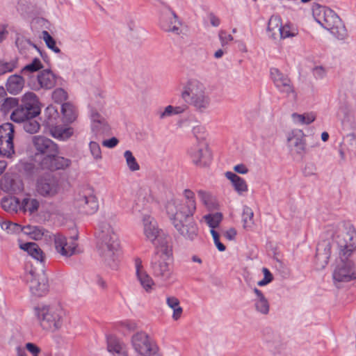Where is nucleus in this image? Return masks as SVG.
Listing matches in <instances>:
<instances>
[{
    "label": "nucleus",
    "mask_w": 356,
    "mask_h": 356,
    "mask_svg": "<svg viewBox=\"0 0 356 356\" xmlns=\"http://www.w3.org/2000/svg\"><path fill=\"white\" fill-rule=\"evenodd\" d=\"M97 251L104 262L115 268L120 256L118 227L113 220H104L99 225Z\"/></svg>",
    "instance_id": "nucleus-1"
},
{
    "label": "nucleus",
    "mask_w": 356,
    "mask_h": 356,
    "mask_svg": "<svg viewBox=\"0 0 356 356\" xmlns=\"http://www.w3.org/2000/svg\"><path fill=\"white\" fill-rule=\"evenodd\" d=\"M33 314L40 327L49 333L60 331L67 318V310L59 303L38 305L34 307Z\"/></svg>",
    "instance_id": "nucleus-2"
},
{
    "label": "nucleus",
    "mask_w": 356,
    "mask_h": 356,
    "mask_svg": "<svg viewBox=\"0 0 356 356\" xmlns=\"http://www.w3.org/2000/svg\"><path fill=\"white\" fill-rule=\"evenodd\" d=\"M315 21L325 29L330 31L339 40H344L348 32L339 16L327 6L314 3L312 8Z\"/></svg>",
    "instance_id": "nucleus-3"
},
{
    "label": "nucleus",
    "mask_w": 356,
    "mask_h": 356,
    "mask_svg": "<svg viewBox=\"0 0 356 356\" xmlns=\"http://www.w3.org/2000/svg\"><path fill=\"white\" fill-rule=\"evenodd\" d=\"M181 97L186 104L182 109L179 107V113L185 111L188 104L193 106L197 111L204 112L209 108L211 99L206 86L197 79H191L186 82L182 88Z\"/></svg>",
    "instance_id": "nucleus-4"
},
{
    "label": "nucleus",
    "mask_w": 356,
    "mask_h": 356,
    "mask_svg": "<svg viewBox=\"0 0 356 356\" xmlns=\"http://www.w3.org/2000/svg\"><path fill=\"white\" fill-rule=\"evenodd\" d=\"M172 244L165 245L161 241L156 245V253L152 260V268L154 276L161 281L166 282L172 274Z\"/></svg>",
    "instance_id": "nucleus-5"
},
{
    "label": "nucleus",
    "mask_w": 356,
    "mask_h": 356,
    "mask_svg": "<svg viewBox=\"0 0 356 356\" xmlns=\"http://www.w3.org/2000/svg\"><path fill=\"white\" fill-rule=\"evenodd\" d=\"M54 248L56 252L64 258H70L73 255L82 252L79 248L77 236H67L60 233L51 234Z\"/></svg>",
    "instance_id": "nucleus-6"
},
{
    "label": "nucleus",
    "mask_w": 356,
    "mask_h": 356,
    "mask_svg": "<svg viewBox=\"0 0 356 356\" xmlns=\"http://www.w3.org/2000/svg\"><path fill=\"white\" fill-rule=\"evenodd\" d=\"M143 233L145 240L150 242L155 246L163 241L164 244H172L170 238L168 236H161L162 230L159 228L156 219L149 215H145L142 219Z\"/></svg>",
    "instance_id": "nucleus-7"
},
{
    "label": "nucleus",
    "mask_w": 356,
    "mask_h": 356,
    "mask_svg": "<svg viewBox=\"0 0 356 356\" xmlns=\"http://www.w3.org/2000/svg\"><path fill=\"white\" fill-rule=\"evenodd\" d=\"M192 163L199 168H207L213 160V154L205 140L197 142L190 147L188 151Z\"/></svg>",
    "instance_id": "nucleus-8"
},
{
    "label": "nucleus",
    "mask_w": 356,
    "mask_h": 356,
    "mask_svg": "<svg viewBox=\"0 0 356 356\" xmlns=\"http://www.w3.org/2000/svg\"><path fill=\"white\" fill-rule=\"evenodd\" d=\"M91 139L100 140L111 134V126L103 113L88 114Z\"/></svg>",
    "instance_id": "nucleus-9"
},
{
    "label": "nucleus",
    "mask_w": 356,
    "mask_h": 356,
    "mask_svg": "<svg viewBox=\"0 0 356 356\" xmlns=\"http://www.w3.org/2000/svg\"><path fill=\"white\" fill-rule=\"evenodd\" d=\"M74 203L76 206L86 214H93L99 209L98 199L92 189L87 188L77 194Z\"/></svg>",
    "instance_id": "nucleus-10"
},
{
    "label": "nucleus",
    "mask_w": 356,
    "mask_h": 356,
    "mask_svg": "<svg viewBox=\"0 0 356 356\" xmlns=\"http://www.w3.org/2000/svg\"><path fill=\"white\" fill-rule=\"evenodd\" d=\"M13 137V124L6 122L0 126V155L9 158L15 154Z\"/></svg>",
    "instance_id": "nucleus-11"
},
{
    "label": "nucleus",
    "mask_w": 356,
    "mask_h": 356,
    "mask_svg": "<svg viewBox=\"0 0 356 356\" xmlns=\"http://www.w3.org/2000/svg\"><path fill=\"white\" fill-rule=\"evenodd\" d=\"M270 74L275 86L280 92L293 100L297 99V93L291 84V80L286 75H284L277 68L275 67L270 69Z\"/></svg>",
    "instance_id": "nucleus-12"
},
{
    "label": "nucleus",
    "mask_w": 356,
    "mask_h": 356,
    "mask_svg": "<svg viewBox=\"0 0 356 356\" xmlns=\"http://www.w3.org/2000/svg\"><path fill=\"white\" fill-rule=\"evenodd\" d=\"M131 343L134 351L140 356H150L154 352V342L145 332L140 331L133 334Z\"/></svg>",
    "instance_id": "nucleus-13"
},
{
    "label": "nucleus",
    "mask_w": 356,
    "mask_h": 356,
    "mask_svg": "<svg viewBox=\"0 0 356 356\" xmlns=\"http://www.w3.org/2000/svg\"><path fill=\"white\" fill-rule=\"evenodd\" d=\"M340 250V253L345 257H348L356 248V231L349 227L346 231L337 235L335 238Z\"/></svg>",
    "instance_id": "nucleus-14"
},
{
    "label": "nucleus",
    "mask_w": 356,
    "mask_h": 356,
    "mask_svg": "<svg viewBox=\"0 0 356 356\" xmlns=\"http://www.w3.org/2000/svg\"><path fill=\"white\" fill-rule=\"evenodd\" d=\"M36 191L42 197H53L60 193V186L54 177L48 175L37 180Z\"/></svg>",
    "instance_id": "nucleus-15"
},
{
    "label": "nucleus",
    "mask_w": 356,
    "mask_h": 356,
    "mask_svg": "<svg viewBox=\"0 0 356 356\" xmlns=\"http://www.w3.org/2000/svg\"><path fill=\"white\" fill-rule=\"evenodd\" d=\"M26 280L31 292L34 296H42L48 291L47 280L44 275H38L30 271L26 275Z\"/></svg>",
    "instance_id": "nucleus-16"
},
{
    "label": "nucleus",
    "mask_w": 356,
    "mask_h": 356,
    "mask_svg": "<svg viewBox=\"0 0 356 356\" xmlns=\"http://www.w3.org/2000/svg\"><path fill=\"white\" fill-rule=\"evenodd\" d=\"M32 143L36 151L44 157L56 156L58 153L57 145L49 138L42 136H35L32 138Z\"/></svg>",
    "instance_id": "nucleus-17"
},
{
    "label": "nucleus",
    "mask_w": 356,
    "mask_h": 356,
    "mask_svg": "<svg viewBox=\"0 0 356 356\" xmlns=\"http://www.w3.org/2000/svg\"><path fill=\"white\" fill-rule=\"evenodd\" d=\"M196 209L195 196L193 191L185 189L179 203V218L193 216Z\"/></svg>",
    "instance_id": "nucleus-18"
},
{
    "label": "nucleus",
    "mask_w": 356,
    "mask_h": 356,
    "mask_svg": "<svg viewBox=\"0 0 356 356\" xmlns=\"http://www.w3.org/2000/svg\"><path fill=\"white\" fill-rule=\"evenodd\" d=\"M333 278L337 282H349L356 279V266L350 261L343 262L335 268Z\"/></svg>",
    "instance_id": "nucleus-19"
},
{
    "label": "nucleus",
    "mask_w": 356,
    "mask_h": 356,
    "mask_svg": "<svg viewBox=\"0 0 356 356\" xmlns=\"http://www.w3.org/2000/svg\"><path fill=\"white\" fill-rule=\"evenodd\" d=\"M159 26L164 31L172 33L177 32V15L175 12L172 11L170 7L165 6L163 8Z\"/></svg>",
    "instance_id": "nucleus-20"
},
{
    "label": "nucleus",
    "mask_w": 356,
    "mask_h": 356,
    "mask_svg": "<svg viewBox=\"0 0 356 356\" xmlns=\"http://www.w3.org/2000/svg\"><path fill=\"white\" fill-rule=\"evenodd\" d=\"M136 275L141 286L146 292H151L154 289V282L152 278L144 269L142 261L140 258L134 259Z\"/></svg>",
    "instance_id": "nucleus-21"
},
{
    "label": "nucleus",
    "mask_w": 356,
    "mask_h": 356,
    "mask_svg": "<svg viewBox=\"0 0 356 356\" xmlns=\"http://www.w3.org/2000/svg\"><path fill=\"white\" fill-rule=\"evenodd\" d=\"M22 233L34 241H48L51 238V233L39 225H27L23 226Z\"/></svg>",
    "instance_id": "nucleus-22"
},
{
    "label": "nucleus",
    "mask_w": 356,
    "mask_h": 356,
    "mask_svg": "<svg viewBox=\"0 0 356 356\" xmlns=\"http://www.w3.org/2000/svg\"><path fill=\"white\" fill-rule=\"evenodd\" d=\"M163 210L170 221L177 227V214L178 213V204L175 195L170 192L165 194L163 201Z\"/></svg>",
    "instance_id": "nucleus-23"
},
{
    "label": "nucleus",
    "mask_w": 356,
    "mask_h": 356,
    "mask_svg": "<svg viewBox=\"0 0 356 356\" xmlns=\"http://www.w3.org/2000/svg\"><path fill=\"white\" fill-rule=\"evenodd\" d=\"M56 76L51 70H44L38 74L37 83H35L31 87L35 90L42 88L49 90L56 86Z\"/></svg>",
    "instance_id": "nucleus-24"
},
{
    "label": "nucleus",
    "mask_w": 356,
    "mask_h": 356,
    "mask_svg": "<svg viewBox=\"0 0 356 356\" xmlns=\"http://www.w3.org/2000/svg\"><path fill=\"white\" fill-rule=\"evenodd\" d=\"M70 159L63 156H57L56 154L49 157H43L40 165L43 169L56 170L66 168L70 166Z\"/></svg>",
    "instance_id": "nucleus-25"
},
{
    "label": "nucleus",
    "mask_w": 356,
    "mask_h": 356,
    "mask_svg": "<svg viewBox=\"0 0 356 356\" xmlns=\"http://www.w3.org/2000/svg\"><path fill=\"white\" fill-rule=\"evenodd\" d=\"M254 298L252 299L253 307L255 312L261 315H267L270 312V303L263 292L254 288L253 289Z\"/></svg>",
    "instance_id": "nucleus-26"
},
{
    "label": "nucleus",
    "mask_w": 356,
    "mask_h": 356,
    "mask_svg": "<svg viewBox=\"0 0 356 356\" xmlns=\"http://www.w3.org/2000/svg\"><path fill=\"white\" fill-rule=\"evenodd\" d=\"M225 177L230 181L232 188L238 195L243 196L248 191L246 181L236 173L227 171L225 172Z\"/></svg>",
    "instance_id": "nucleus-27"
},
{
    "label": "nucleus",
    "mask_w": 356,
    "mask_h": 356,
    "mask_svg": "<svg viewBox=\"0 0 356 356\" xmlns=\"http://www.w3.org/2000/svg\"><path fill=\"white\" fill-rule=\"evenodd\" d=\"M21 105L28 108L29 111L37 116L40 115L41 108L36 95L32 92L24 93L21 97Z\"/></svg>",
    "instance_id": "nucleus-28"
},
{
    "label": "nucleus",
    "mask_w": 356,
    "mask_h": 356,
    "mask_svg": "<svg viewBox=\"0 0 356 356\" xmlns=\"http://www.w3.org/2000/svg\"><path fill=\"white\" fill-rule=\"evenodd\" d=\"M62 120L65 123H73L79 116V110L76 105L70 102L62 104L60 108Z\"/></svg>",
    "instance_id": "nucleus-29"
},
{
    "label": "nucleus",
    "mask_w": 356,
    "mask_h": 356,
    "mask_svg": "<svg viewBox=\"0 0 356 356\" xmlns=\"http://www.w3.org/2000/svg\"><path fill=\"white\" fill-rule=\"evenodd\" d=\"M182 218L185 219V223H183L181 227L179 228L180 234L190 240L195 239L197 236L198 229L193 220V216Z\"/></svg>",
    "instance_id": "nucleus-30"
},
{
    "label": "nucleus",
    "mask_w": 356,
    "mask_h": 356,
    "mask_svg": "<svg viewBox=\"0 0 356 356\" xmlns=\"http://www.w3.org/2000/svg\"><path fill=\"white\" fill-rule=\"evenodd\" d=\"M19 248L26 252L32 258L42 263L45 259V255L38 244L33 242L20 243Z\"/></svg>",
    "instance_id": "nucleus-31"
},
{
    "label": "nucleus",
    "mask_w": 356,
    "mask_h": 356,
    "mask_svg": "<svg viewBox=\"0 0 356 356\" xmlns=\"http://www.w3.org/2000/svg\"><path fill=\"white\" fill-rule=\"evenodd\" d=\"M7 91L12 95L19 93L24 86V79L19 74H13L9 76L6 84Z\"/></svg>",
    "instance_id": "nucleus-32"
},
{
    "label": "nucleus",
    "mask_w": 356,
    "mask_h": 356,
    "mask_svg": "<svg viewBox=\"0 0 356 356\" xmlns=\"http://www.w3.org/2000/svg\"><path fill=\"white\" fill-rule=\"evenodd\" d=\"M37 117L36 115L22 105L17 106V107L12 112L10 119L17 123L24 122L26 120L33 119Z\"/></svg>",
    "instance_id": "nucleus-33"
},
{
    "label": "nucleus",
    "mask_w": 356,
    "mask_h": 356,
    "mask_svg": "<svg viewBox=\"0 0 356 356\" xmlns=\"http://www.w3.org/2000/svg\"><path fill=\"white\" fill-rule=\"evenodd\" d=\"M293 123L298 126L309 125L314 122L316 118V113L313 111L303 113H293L291 115Z\"/></svg>",
    "instance_id": "nucleus-34"
},
{
    "label": "nucleus",
    "mask_w": 356,
    "mask_h": 356,
    "mask_svg": "<svg viewBox=\"0 0 356 356\" xmlns=\"http://www.w3.org/2000/svg\"><path fill=\"white\" fill-rule=\"evenodd\" d=\"M105 104L106 100L103 95H95L91 97L88 104V114L103 113Z\"/></svg>",
    "instance_id": "nucleus-35"
},
{
    "label": "nucleus",
    "mask_w": 356,
    "mask_h": 356,
    "mask_svg": "<svg viewBox=\"0 0 356 356\" xmlns=\"http://www.w3.org/2000/svg\"><path fill=\"white\" fill-rule=\"evenodd\" d=\"M282 25V20L279 16H271L268 21L267 26V33L268 37L273 39H276L280 35Z\"/></svg>",
    "instance_id": "nucleus-36"
},
{
    "label": "nucleus",
    "mask_w": 356,
    "mask_h": 356,
    "mask_svg": "<svg viewBox=\"0 0 356 356\" xmlns=\"http://www.w3.org/2000/svg\"><path fill=\"white\" fill-rule=\"evenodd\" d=\"M107 349L113 354H124L125 346L116 337L110 335L107 337Z\"/></svg>",
    "instance_id": "nucleus-37"
},
{
    "label": "nucleus",
    "mask_w": 356,
    "mask_h": 356,
    "mask_svg": "<svg viewBox=\"0 0 356 356\" xmlns=\"http://www.w3.org/2000/svg\"><path fill=\"white\" fill-rule=\"evenodd\" d=\"M52 137L60 140H66L74 134V129L71 127H54L50 129Z\"/></svg>",
    "instance_id": "nucleus-38"
},
{
    "label": "nucleus",
    "mask_w": 356,
    "mask_h": 356,
    "mask_svg": "<svg viewBox=\"0 0 356 356\" xmlns=\"http://www.w3.org/2000/svg\"><path fill=\"white\" fill-rule=\"evenodd\" d=\"M299 133L300 136L296 135L289 138V140L291 142V145L295 147V152L298 154L302 155L307 152V145L302 131H300Z\"/></svg>",
    "instance_id": "nucleus-39"
},
{
    "label": "nucleus",
    "mask_w": 356,
    "mask_h": 356,
    "mask_svg": "<svg viewBox=\"0 0 356 356\" xmlns=\"http://www.w3.org/2000/svg\"><path fill=\"white\" fill-rule=\"evenodd\" d=\"M222 214L217 212L204 215L202 217V222H205V224L209 227L211 233V230H217L222 222Z\"/></svg>",
    "instance_id": "nucleus-40"
},
{
    "label": "nucleus",
    "mask_w": 356,
    "mask_h": 356,
    "mask_svg": "<svg viewBox=\"0 0 356 356\" xmlns=\"http://www.w3.org/2000/svg\"><path fill=\"white\" fill-rule=\"evenodd\" d=\"M20 206L24 212L32 214L38 210L40 202L34 197H26L22 200Z\"/></svg>",
    "instance_id": "nucleus-41"
},
{
    "label": "nucleus",
    "mask_w": 356,
    "mask_h": 356,
    "mask_svg": "<svg viewBox=\"0 0 356 356\" xmlns=\"http://www.w3.org/2000/svg\"><path fill=\"white\" fill-rule=\"evenodd\" d=\"M348 154L356 156V136L353 134L346 135L341 143Z\"/></svg>",
    "instance_id": "nucleus-42"
},
{
    "label": "nucleus",
    "mask_w": 356,
    "mask_h": 356,
    "mask_svg": "<svg viewBox=\"0 0 356 356\" xmlns=\"http://www.w3.org/2000/svg\"><path fill=\"white\" fill-rule=\"evenodd\" d=\"M2 208L8 212H17L21 209L19 201L15 197H5L1 200Z\"/></svg>",
    "instance_id": "nucleus-43"
},
{
    "label": "nucleus",
    "mask_w": 356,
    "mask_h": 356,
    "mask_svg": "<svg viewBox=\"0 0 356 356\" xmlns=\"http://www.w3.org/2000/svg\"><path fill=\"white\" fill-rule=\"evenodd\" d=\"M98 140L91 139L88 143V149L90 154L95 161H99L102 159V149L99 145Z\"/></svg>",
    "instance_id": "nucleus-44"
},
{
    "label": "nucleus",
    "mask_w": 356,
    "mask_h": 356,
    "mask_svg": "<svg viewBox=\"0 0 356 356\" xmlns=\"http://www.w3.org/2000/svg\"><path fill=\"white\" fill-rule=\"evenodd\" d=\"M254 212L251 208L244 206L243 209L242 221L243 227L246 229H251L254 226Z\"/></svg>",
    "instance_id": "nucleus-45"
},
{
    "label": "nucleus",
    "mask_w": 356,
    "mask_h": 356,
    "mask_svg": "<svg viewBox=\"0 0 356 356\" xmlns=\"http://www.w3.org/2000/svg\"><path fill=\"white\" fill-rule=\"evenodd\" d=\"M126 165L131 172L138 171L140 168L139 163L130 150H126L123 153Z\"/></svg>",
    "instance_id": "nucleus-46"
},
{
    "label": "nucleus",
    "mask_w": 356,
    "mask_h": 356,
    "mask_svg": "<svg viewBox=\"0 0 356 356\" xmlns=\"http://www.w3.org/2000/svg\"><path fill=\"white\" fill-rule=\"evenodd\" d=\"M298 33V31L296 26L291 24H285L284 25H282L279 35L280 38L286 39L295 37Z\"/></svg>",
    "instance_id": "nucleus-47"
},
{
    "label": "nucleus",
    "mask_w": 356,
    "mask_h": 356,
    "mask_svg": "<svg viewBox=\"0 0 356 356\" xmlns=\"http://www.w3.org/2000/svg\"><path fill=\"white\" fill-rule=\"evenodd\" d=\"M0 226L3 230L6 231L8 234H17L22 232V226L10 221L0 222Z\"/></svg>",
    "instance_id": "nucleus-48"
},
{
    "label": "nucleus",
    "mask_w": 356,
    "mask_h": 356,
    "mask_svg": "<svg viewBox=\"0 0 356 356\" xmlns=\"http://www.w3.org/2000/svg\"><path fill=\"white\" fill-rule=\"evenodd\" d=\"M40 38L44 40L47 47L49 49H50L55 53L60 52V50L56 46L55 40L51 36V35L47 31H42Z\"/></svg>",
    "instance_id": "nucleus-49"
},
{
    "label": "nucleus",
    "mask_w": 356,
    "mask_h": 356,
    "mask_svg": "<svg viewBox=\"0 0 356 356\" xmlns=\"http://www.w3.org/2000/svg\"><path fill=\"white\" fill-rule=\"evenodd\" d=\"M44 115L47 118L48 123H53L58 118V112L57 108L53 106H48L44 110Z\"/></svg>",
    "instance_id": "nucleus-50"
},
{
    "label": "nucleus",
    "mask_w": 356,
    "mask_h": 356,
    "mask_svg": "<svg viewBox=\"0 0 356 356\" xmlns=\"http://www.w3.org/2000/svg\"><path fill=\"white\" fill-rule=\"evenodd\" d=\"M24 129L26 132L29 134L37 133L40 128V125L38 122L35 120H29L24 122Z\"/></svg>",
    "instance_id": "nucleus-51"
},
{
    "label": "nucleus",
    "mask_w": 356,
    "mask_h": 356,
    "mask_svg": "<svg viewBox=\"0 0 356 356\" xmlns=\"http://www.w3.org/2000/svg\"><path fill=\"white\" fill-rule=\"evenodd\" d=\"M42 67H43V66H42V64L41 61L40 60V59L35 58L33 60V61L31 63L26 65L22 69V73L26 74L27 72H36Z\"/></svg>",
    "instance_id": "nucleus-52"
},
{
    "label": "nucleus",
    "mask_w": 356,
    "mask_h": 356,
    "mask_svg": "<svg viewBox=\"0 0 356 356\" xmlns=\"http://www.w3.org/2000/svg\"><path fill=\"white\" fill-rule=\"evenodd\" d=\"M52 99L56 103H61L67 99V92L63 88H56L52 92Z\"/></svg>",
    "instance_id": "nucleus-53"
},
{
    "label": "nucleus",
    "mask_w": 356,
    "mask_h": 356,
    "mask_svg": "<svg viewBox=\"0 0 356 356\" xmlns=\"http://www.w3.org/2000/svg\"><path fill=\"white\" fill-rule=\"evenodd\" d=\"M17 67V62L11 60L10 62H4L0 60V75L13 71Z\"/></svg>",
    "instance_id": "nucleus-54"
},
{
    "label": "nucleus",
    "mask_w": 356,
    "mask_h": 356,
    "mask_svg": "<svg viewBox=\"0 0 356 356\" xmlns=\"http://www.w3.org/2000/svg\"><path fill=\"white\" fill-rule=\"evenodd\" d=\"M178 113V109L177 107L172 106H167L163 111L159 112V118L161 119H165L166 118L171 117Z\"/></svg>",
    "instance_id": "nucleus-55"
},
{
    "label": "nucleus",
    "mask_w": 356,
    "mask_h": 356,
    "mask_svg": "<svg viewBox=\"0 0 356 356\" xmlns=\"http://www.w3.org/2000/svg\"><path fill=\"white\" fill-rule=\"evenodd\" d=\"M166 302L168 307L173 309V318L175 320L178 319V300L175 297H168Z\"/></svg>",
    "instance_id": "nucleus-56"
},
{
    "label": "nucleus",
    "mask_w": 356,
    "mask_h": 356,
    "mask_svg": "<svg viewBox=\"0 0 356 356\" xmlns=\"http://www.w3.org/2000/svg\"><path fill=\"white\" fill-rule=\"evenodd\" d=\"M218 38L222 47L227 45L229 42L232 41L234 39L233 36L231 34L227 33L224 30L219 31Z\"/></svg>",
    "instance_id": "nucleus-57"
},
{
    "label": "nucleus",
    "mask_w": 356,
    "mask_h": 356,
    "mask_svg": "<svg viewBox=\"0 0 356 356\" xmlns=\"http://www.w3.org/2000/svg\"><path fill=\"white\" fill-rule=\"evenodd\" d=\"M262 272L264 273V278L257 282V285L259 286H264L273 280V275L268 268H264Z\"/></svg>",
    "instance_id": "nucleus-58"
},
{
    "label": "nucleus",
    "mask_w": 356,
    "mask_h": 356,
    "mask_svg": "<svg viewBox=\"0 0 356 356\" xmlns=\"http://www.w3.org/2000/svg\"><path fill=\"white\" fill-rule=\"evenodd\" d=\"M211 234L212 236L213 243L220 252H224L226 247L220 241V235L217 230H211Z\"/></svg>",
    "instance_id": "nucleus-59"
},
{
    "label": "nucleus",
    "mask_w": 356,
    "mask_h": 356,
    "mask_svg": "<svg viewBox=\"0 0 356 356\" xmlns=\"http://www.w3.org/2000/svg\"><path fill=\"white\" fill-rule=\"evenodd\" d=\"M211 234L212 236L213 243L220 252H224L226 247L220 241V235L217 230H211Z\"/></svg>",
    "instance_id": "nucleus-60"
},
{
    "label": "nucleus",
    "mask_w": 356,
    "mask_h": 356,
    "mask_svg": "<svg viewBox=\"0 0 356 356\" xmlns=\"http://www.w3.org/2000/svg\"><path fill=\"white\" fill-rule=\"evenodd\" d=\"M211 234L212 236L213 243L220 252H224L226 247L220 241V235L217 230H211Z\"/></svg>",
    "instance_id": "nucleus-61"
},
{
    "label": "nucleus",
    "mask_w": 356,
    "mask_h": 356,
    "mask_svg": "<svg viewBox=\"0 0 356 356\" xmlns=\"http://www.w3.org/2000/svg\"><path fill=\"white\" fill-rule=\"evenodd\" d=\"M19 104V100L15 97H7L4 98L3 102L2 103V106L3 108L6 110L11 109L15 106L17 107Z\"/></svg>",
    "instance_id": "nucleus-62"
},
{
    "label": "nucleus",
    "mask_w": 356,
    "mask_h": 356,
    "mask_svg": "<svg viewBox=\"0 0 356 356\" xmlns=\"http://www.w3.org/2000/svg\"><path fill=\"white\" fill-rule=\"evenodd\" d=\"M193 132L194 136L197 138V142L205 140L204 139L206 136V133L204 127L202 126H197L193 128Z\"/></svg>",
    "instance_id": "nucleus-63"
},
{
    "label": "nucleus",
    "mask_w": 356,
    "mask_h": 356,
    "mask_svg": "<svg viewBox=\"0 0 356 356\" xmlns=\"http://www.w3.org/2000/svg\"><path fill=\"white\" fill-rule=\"evenodd\" d=\"M197 194L199 198L204 205L209 206L210 204L211 200V196L210 193L204 191H199Z\"/></svg>",
    "instance_id": "nucleus-64"
}]
</instances>
